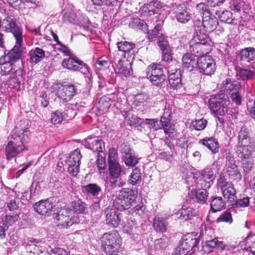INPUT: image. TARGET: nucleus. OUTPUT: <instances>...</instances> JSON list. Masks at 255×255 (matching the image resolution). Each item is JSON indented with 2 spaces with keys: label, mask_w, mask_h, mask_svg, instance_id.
I'll return each mask as SVG.
<instances>
[{
  "label": "nucleus",
  "mask_w": 255,
  "mask_h": 255,
  "mask_svg": "<svg viewBox=\"0 0 255 255\" xmlns=\"http://www.w3.org/2000/svg\"><path fill=\"white\" fill-rule=\"evenodd\" d=\"M211 43L208 34L196 33L193 39L190 42V51L192 54L200 58L211 51Z\"/></svg>",
  "instance_id": "f257e3e1"
},
{
  "label": "nucleus",
  "mask_w": 255,
  "mask_h": 255,
  "mask_svg": "<svg viewBox=\"0 0 255 255\" xmlns=\"http://www.w3.org/2000/svg\"><path fill=\"white\" fill-rule=\"evenodd\" d=\"M101 239L102 247L107 255H117L122 244V239L117 231L104 234Z\"/></svg>",
  "instance_id": "f03ea898"
},
{
  "label": "nucleus",
  "mask_w": 255,
  "mask_h": 255,
  "mask_svg": "<svg viewBox=\"0 0 255 255\" xmlns=\"http://www.w3.org/2000/svg\"><path fill=\"white\" fill-rule=\"evenodd\" d=\"M229 102L228 96L221 94L212 96L209 100L208 105L215 116H224L227 113Z\"/></svg>",
  "instance_id": "7ed1b4c3"
},
{
  "label": "nucleus",
  "mask_w": 255,
  "mask_h": 255,
  "mask_svg": "<svg viewBox=\"0 0 255 255\" xmlns=\"http://www.w3.org/2000/svg\"><path fill=\"white\" fill-rule=\"evenodd\" d=\"M136 193L133 190L126 188L120 190L114 201V206L121 210L130 208L136 198Z\"/></svg>",
  "instance_id": "20e7f679"
},
{
  "label": "nucleus",
  "mask_w": 255,
  "mask_h": 255,
  "mask_svg": "<svg viewBox=\"0 0 255 255\" xmlns=\"http://www.w3.org/2000/svg\"><path fill=\"white\" fill-rule=\"evenodd\" d=\"M214 178L213 171L211 169H206L201 171L199 177L193 173L188 175L186 181L189 183L190 181H192V179H194V182H196L197 189L207 190L213 184Z\"/></svg>",
  "instance_id": "39448f33"
},
{
  "label": "nucleus",
  "mask_w": 255,
  "mask_h": 255,
  "mask_svg": "<svg viewBox=\"0 0 255 255\" xmlns=\"http://www.w3.org/2000/svg\"><path fill=\"white\" fill-rule=\"evenodd\" d=\"M27 132V131L25 129L20 133V135H18L19 142H16L14 141L8 142L5 148V154L7 160H9L15 157L25 149L23 142H26L28 138Z\"/></svg>",
  "instance_id": "423d86ee"
},
{
  "label": "nucleus",
  "mask_w": 255,
  "mask_h": 255,
  "mask_svg": "<svg viewBox=\"0 0 255 255\" xmlns=\"http://www.w3.org/2000/svg\"><path fill=\"white\" fill-rule=\"evenodd\" d=\"M218 24L217 18L213 15L205 16L202 20L197 19L194 22L196 33L207 34V32L214 31Z\"/></svg>",
  "instance_id": "0eeeda50"
},
{
  "label": "nucleus",
  "mask_w": 255,
  "mask_h": 255,
  "mask_svg": "<svg viewBox=\"0 0 255 255\" xmlns=\"http://www.w3.org/2000/svg\"><path fill=\"white\" fill-rule=\"evenodd\" d=\"M146 77L155 86L161 85L165 80L166 75L161 65L152 63L146 69Z\"/></svg>",
  "instance_id": "6e6552de"
},
{
  "label": "nucleus",
  "mask_w": 255,
  "mask_h": 255,
  "mask_svg": "<svg viewBox=\"0 0 255 255\" xmlns=\"http://www.w3.org/2000/svg\"><path fill=\"white\" fill-rule=\"evenodd\" d=\"M62 66L70 70L80 71L84 74L89 72L87 65L74 55L65 58L62 61Z\"/></svg>",
  "instance_id": "1a4fd4ad"
},
{
  "label": "nucleus",
  "mask_w": 255,
  "mask_h": 255,
  "mask_svg": "<svg viewBox=\"0 0 255 255\" xmlns=\"http://www.w3.org/2000/svg\"><path fill=\"white\" fill-rule=\"evenodd\" d=\"M218 185L227 201L232 202L236 199V191L232 182L227 181L224 177H220Z\"/></svg>",
  "instance_id": "9d476101"
},
{
  "label": "nucleus",
  "mask_w": 255,
  "mask_h": 255,
  "mask_svg": "<svg viewBox=\"0 0 255 255\" xmlns=\"http://www.w3.org/2000/svg\"><path fill=\"white\" fill-rule=\"evenodd\" d=\"M56 91L57 96L67 102L70 101L77 93L76 87L73 85H59L56 84L53 86Z\"/></svg>",
  "instance_id": "9b49d317"
},
{
  "label": "nucleus",
  "mask_w": 255,
  "mask_h": 255,
  "mask_svg": "<svg viewBox=\"0 0 255 255\" xmlns=\"http://www.w3.org/2000/svg\"><path fill=\"white\" fill-rule=\"evenodd\" d=\"M121 209L116 206L108 207L105 210L106 222L107 225L116 228L121 223L122 215L119 211Z\"/></svg>",
  "instance_id": "f8f14e48"
},
{
  "label": "nucleus",
  "mask_w": 255,
  "mask_h": 255,
  "mask_svg": "<svg viewBox=\"0 0 255 255\" xmlns=\"http://www.w3.org/2000/svg\"><path fill=\"white\" fill-rule=\"evenodd\" d=\"M70 212L66 209H62L58 213H54L53 218L56 221L57 227L60 228H67L77 223V218L70 217Z\"/></svg>",
  "instance_id": "ddd939ff"
},
{
  "label": "nucleus",
  "mask_w": 255,
  "mask_h": 255,
  "mask_svg": "<svg viewBox=\"0 0 255 255\" xmlns=\"http://www.w3.org/2000/svg\"><path fill=\"white\" fill-rule=\"evenodd\" d=\"M81 158L80 150L76 149L70 154L66 160L68 165V171L73 176H76L79 172Z\"/></svg>",
  "instance_id": "4468645a"
},
{
  "label": "nucleus",
  "mask_w": 255,
  "mask_h": 255,
  "mask_svg": "<svg viewBox=\"0 0 255 255\" xmlns=\"http://www.w3.org/2000/svg\"><path fill=\"white\" fill-rule=\"evenodd\" d=\"M216 64L214 60L209 55L201 56L198 59L197 68L203 74L211 75L215 71Z\"/></svg>",
  "instance_id": "2eb2a0df"
},
{
  "label": "nucleus",
  "mask_w": 255,
  "mask_h": 255,
  "mask_svg": "<svg viewBox=\"0 0 255 255\" xmlns=\"http://www.w3.org/2000/svg\"><path fill=\"white\" fill-rule=\"evenodd\" d=\"M198 243L199 241L197 238L194 237L192 234H188L186 235L183 237L179 247L176 249V251L178 253H176V255H184L196 246Z\"/></svg>",
  "instance_id": "dca6fc26"
},
{
  "label": "nucleus",
  "mask_w": 255,
  "mask_h": 255,
  "mask_svg": "<svg viewBox=\"0 0 255 255\" xmlns=\"http://www.w3.org/2000/svg\"><path fill=\"white\" fill-rule=\"evenodd\" d=\"M109 170L111 176L110 182L112 187L115 188L123 186L124 183L121 179H118L122 171V167L119 162L109 163Z\"/></svg>",
  "instance_id": "f3484780"
},
{
  "label": "nucleus",
  "mask_w": 255,
  "mask_h": 255,
  "mask_svg": "<svg viewBox=\"0 0 255 255\" xmlns=\"http://www.w3.org/2000/svg\"><path fill=\"white\" fill-rule=\"evenodd\" d=\"M3 23L5 24L2 28L6 32H10L12 33L16 41V44L19 45L22 40V31L21 28L16 24L15 20L8 17L3 20Z\"/></svg>",
  "instance_id": "a211bd4d"
},
{
  "label": "nucleus",
  "mask_w": 255,
  "mask_h": 255,
  "mask_svg": "<svg viewBox=\"0 0 255 255\" xmlns=\"http://www.w3.org/2000/svg\"><path fill=\"white\" fill-rule=\"evenodd\" d=\"M121 56L129 61H132L135 54V44L126 41L118 42L117 44Z\"/></svg>",
  "instance_id": "6ab92c4d"
},
{
  "label": "nucleus",
  "mask_w": 255,
  "mask_h": 255,
  "mask_svg": "<svg viewBox=\"0 0 255 255\" xmlns=\"http://www.w3.org/2000/svg\"><path fill=\"white\" fill-rule=\"evenodd\" d=\"M84 146L94 152L103 153L105 149V144L102 140L98 137L88 136L84 141Z\"/></svg>",
  "instance_id": "aec40b11"
},
{
  "label": "nucleus",
  "mask_w": 255,
  "mask_h": 255,
  "mask_svg": "<svg viewBox=\"0 0 255 255\" xmlns=\"http://www.w3.org/2000/svg\"><path fill=\"white\" fill-rule=\"evenodd\" d=\"M255 151V143L237 145L236 153L240 159L253 158V154Z\"/></svg>",
  "instance_id": "412c9836"
},
{
  "label": "nucleus",
  "mask_w": 255,
  "mask_h": 255,
  "mask_svg": "<svg viewBox=\"0 0 255 255\" xmlns=\"http://www.w3.org/2000/svg\"><path fill=\"white\" fill-rule=\"evenodd\" d=\"M52 199L51 198L36 203L34 205L35 211L40 215H46L51 213L53 208Z\"/></svg>",
  "instance_id": "4be33fe9"
},
{
  "label": "nucleus",
  "mask_w": 255,
  "mask_h": 255,
  "mask_svg": "<svg viewBox=\"0 0 255 255\" xmlns=\"http://www.w3.org/2000/svg\"><path fill=\"white\" fill-rule=\"evenodd\" d=\"M197 56L191 53H186L182 57V66L189 71H193L197 68L198 59Z\"/></svg>",
  "instance_id": "5701e85b"
},
{
  "label": "nucleus",
  "mask_w": 255,
  "mask_h": 255,
  "mask_svg": "<svg viewBox=\"0 0 255 255\" xmlns=\"http://www.w3.org/2000/svg\"><path fill=\"white\" fill-rule=\"evenodd\" d=\"M198 144L206 147L213 154L219 152V143L218 140L214 137H205L199 140Z\"/></svg>",
  "instance_id": "b1692460"
},
{
  "label": "nucleus",
  "mask_w": 255,
  "mask_h": 255,
  "mask_svg": "<svg viewBox=\"0 0 255 255\" xmlns=\"http://www.w3.org/2000/svg\"><path fill=\"white\" fill-rule=\"evenodd\" d=\"M169 74L168 80L170 85L175 89H178L181 87V71L179 69L168 70Z\"/></svg>",
  "instance_id": "393cba45"
},
{
  "label": "nucleus",
  "mask_w": 255,
  "mask_h": 255,
  "mask_svg": "<svg viewBox=\"0 0 255 255\" xmlns=\"http://www.w3.org/2000/svg\"><path fill=\"white\" fill-rule=\"evenodd\" d=\"M124 153L123 158L127 166H134L138 162V158L135 156L134 153L128 146L126 145L123 149Z\"/></svg>",
  "instance_id": "a878e982"
},
{
  "label": "nucleus",
  "mask_w": 255,
  "mask_h": 255,
  "mask_svg": "<svg viewBox=\"0 0 255 255\" xmlns=\"http://www.w3.org/2000/svg\"><path fill=\"white\" fill-rule=\"evenodd\" d=\"M13 74L12 78L9 81V85L11 86V88L15 89H18L21 81L23 79V71L20 68L13 70L12 71Z\"/></svg>",
  "instance_id": "bb28decb"
},
{
  "label": "nucleus",
  "mask_w": 255,
  "mask_h": 255,
  "mask_svg": "<svg viewBox=\"0 0 255 255\" xmlns=\"http://www.w3.org/2000/svg\"><path fill=\"white\" fill-rule=\"evenodd\" d=\"M20 45L21 43L19 45L16 43L13 48L6 55L3 56L6 58V60L15 64L20 59L21 55L22 50L20 48Z\"/></svg>",
  "instance_id": "cd10ccee"
},
{
  "label": "nucleus",
  "mask_w": 255,
  "mask_h": 255,
  "mask_svg": "<svg viewBox=\"0 0 255 255\" xmlns=\"http://www.w3.org/2000/svg\"><path fill=\"white\" fill-rule=\"evenodd\" d=\"M238 139V145L254 143L251 141L249 128L245 126H243L239 130Z\"/></svg>",
  "instance_id": "c85d7f7f"
},
{
  "label": "nucleus",
  "mask_w": 255,
  "mask_h": 255,
  "mask_svg": "<svg viewBox=\"0 0 255 255\" xmlns=\"http://www.w3.org/2000/svg\"><path fill=\"white\" fill-rule=\"evenodd\" d=\"M210 202L212 212L216 213L226 208V202L221 197L212 196Z\"/></svg>",
  "instance_id": "c756f323"
},
{
  "label": "nucleus",
  "mask_w": 255,
  "mask_h": 255,
  "mask_svg": "<svg viewBox=\"0 0 255 255\" xmlns=\"http://www.w3.org/2000/svg\"><path fill=\"white\" fill-rule=\"evenodd\" d=\"M170 116V112L167 111L166 113L165 112L160 120V123L161 125V127L164 129L165 133L168 134L169 136L170 134H172L174 131L173 127L170 125V120L167 117Z\"/></svg>",
  "instance_id": "7c9ffc66"
},
{
  "label": "nucleus",
  "mask_w": 255,
  "mask_h": 255,
  "mask_svg": "<svg viewBox=\"0 0 255 255\" xmlns=\"http://www.w3.org/2000/svg\"><path fill=\"white\" fill-rule=\"evenodd\" d=\"M131 63L132 61H129L127 59H126V60H123L122 59L119 60L117 66L119 69V72L126 77L130 75L132 72L131 67Z\"/></svg>",
  "instance_id": "2f4dec72"
},
{
  "label": "nucleus",
  "mask_w": 255,
  "mask_h": 255,
  "mask_svg": "<svg viewBox=\"0 0 255 255\" xmlns=\"http://www.w3.org/2000/svg\"><path fill=\"white\" fill-rule=\"evenodd\" d=\"M239 56L241 60L250 62L255 59V48L249 47L240 51Z\"/></svg>",
  "instance_id": "473e14b6"
},
{
  "label": "nucleus",
  "mask_w": 255,
  "mask_h": 255,
  "mask_svg": "<svg viewBox=\"0 0 255 255\" xmlns=\"http://www.w3.org/2000/svg\"><path fill=\"white\" fill-rule=\"evenodd\" d=\"M225 171L231 180H240L242 179V175L237 164L225 166Z\"/></svg>",
  "instance_id": "72a5a7b5"
},
{
  "label": "nucleus",
  "mask_w": 255,
  "mask_h": 255,
  "mask_svg": "<svg viewBox=\"0 0 255 255\" xmlns=\"http://www.w3.org/2000/svg\"><path fill=\"white\" fill-rule=\"evenodd\" d=\"M215 14L218 17L221 21L229 24L234 23L232 13L229 10H223L219 8L215 9Z\"/></svg>",
  "instance_id": "f704fd0d"
},
{
  "label": "nucleus",
  "mask_w": 255,
  "mask_h": 255,
  "mask_svg": "<svg viewBox=\"0 0 255 255\" xmlns=\"http://www.w3.org/2000/svg\"><path fill=\"white\" fill-rule=\"evenodd\" d=\"M175 17L176 20L182 23H187L191 19V14L186 9L179 6L175 11Z\"/></svg>",
  "instance_id": "c9c22d12"
},
{
  "label": "nucleus",
  "mask_w": 255,
  "mask_h": 255,
  "mask_svg": "<svg viewBox=\"0 0 255 255\" xmlns=\"http://www.w3.org/2000/svg\"><path fill=\"white\" fill-rule=\"evenodd\" d=\"M216 7L214 5L209 4V2H201L197 4L196 8L198 11L202 13V18L205 16H209L213 14V11H215Z\"/></svg>",
  "instance_id": "e433bc0d"
},
{
  "label": "nucleus",
  "mask_w": 255,
  "mask_h": 255,
  "mask_svg": "<svg viewBox=\"0 0 255 255\" xmlns=\"http://www.w3.org/2000/svg\"><path fill=\"white\" fill-rule=\"evenodd\" d=\"M168 223L165 218L160 216H157L154 218L153 226L156 231L165 232Z\"/></svg>",
  "instance_id": "4c0bfd02"
},
{
  "label": "nucleus",
  "mask_w": 255,
  "mask_h": 255,
  "mask_svg": "<svg viewBox=\"0 0 255 255\" xmlns=\"http://www.w3.org/2000/svg\"><path fill=\"white\" fill-rule=\"evenodd\" d=\"M222 88L226 92L238 91L241 90V85L239 82L228 79L222 83Z\"/></svg>",
  "instance_id": "58836bf2"
},
{
  "label": "nucleus",
  "mask_w": 255,
  "mask_h": 255,
  "mask_svg": "<svg viewBox=\"0 0 255 255\" xmlns=\"http://www.w3.org/2000/svg\"><path fill=\"white\" fill-rule=\"evenodd\" d=\"M0 66L1 69V73L2 75H8L13 70L15 69V64L9 60H6L3 56L0 58Z\"/></svg>",
  "instance_id": "ea45409f"
},
{
  "label": "nucleus",
  "mask_w": 255,
  "mask_h": 255,
  "mask_svg": "<svg viewBox=\"0 0 255 255\" xmlns=\"http://www.w3.org/2000/svg\"><path fill=\"white\" fill-rule=\"evenodd\" d=\"M204 246L205 248L207 249L208 252H210L215 248L223 250L225 249L226 245L223 241L219 242L217 238H214L213 239L206 240L205 242Z\"/></svg>",
  "instance_id": "a19ab883"
},
{
  "label": "nucleus",
  "mask_w": 255,
  "mask_h": 255,
  "mask_svg": "<svg viewBox=\"0 0 255 255\" xmlns=\"http://www.w3.org/2000/svg\"><path fill=\"white\" fill-rule=\"evenodd\" d=\"M6 201V208L10 211H14L18 209L19 202L16 197V193L12 191L9 193Z\"/></svg>",
  "instance_id": "79ce46f5"
},
{
  "label": "nucleus",
  "mask_w": 255,
  "mask_h": 255,
  "mask_svg": "<svg viewBox=\"0 0 255 255\" xmlns=\"http://www.w3.org/2000/svg\"><path fill=\"white\" fill-rule=\"evenodd\" d=\"M29 56L30 62L36 64L44 57L45 52L42 49L37 47L30 51Z\"/></svg>",
  "instance_id": "37998d69"
},
{
  "label": "nucleus",
  "mask_w": 255,
  "mask_h": 255,
  "mask_svg": "<svg viewBox=\"0 0 255 255\" xmlns=\"http://www.w3.org/2000/svg\"><path fill=\"white\" fill-rule=\"evenodd\" d=\"M141 181V173L140 170L138 168L135 167L132 170L128 182L129 184L134 185L139 184Z\"/></svg>",
  "instance_id": "c03bdc74"
},
{
  "label": "nucleus",
  "mask_w": 255,
  "mask_h": 255,
  "mask_svg": "<svg viewBox=\"0 0 255 255\" xmlns=\"http://www.w3.org/2000/svg\"><path fill=\"white\" fill-rule=\"evenodd\" d=\"M82 190L94 196H97L101 191V188L96 184H89L87 185L82 186Z\"/></svg>",
  "instance_id": "a18cd8bd"
},
{
  "label": "nucleus",
  "mask_w": 255,
  "mask_h": 255,
  "mask_svg": "<svg viewBox=\"0 0 255 255\" xmlns=\"http://www.w3.org/2000/svg\"><path fill=\"white\" fill-rule=\"evenodd\" d=\"M196 196L197 201L199 203H204L208 197V192L206 190L195 189L192 191Z\"/></svg>",
  "instance_id": "49530a36"
},
{
  "label": "nucleus",
  "mask_w": 255,
  "mask_h": 255,
  "mask_svg": "<svg viewBox=\"0 0 255 255\" xmlns=\"http://www.w3.org/2000/svg\"><path fill=\"white\" fill-rule=\"evenodd\" d=\"M180 219L183 220H191L195 215V210L191 207H183L180 211Z\"/></svg>",
  "instance_id": "de8ad7c7"
},
{
  "label": "nucleus",
  "mask_w": 255,
  "mask_h": 255,
  "mask_svg": "<svg viewBox=\"0 0 255 255\" xmlns=\"http://www.w3.org/2000/svg\"><path fill=\"white\" fill-rule=\"evenodd\" d=\"M169 240L166 236H163L161 238L154 241V248L156 250H164L168 245Z\"/></svg>",
  "instance_id": "09e8293b"
},
{
  "label": "nucleus",
  "mask_w": 255,
  "mask_h": 255,
  "mask_svg": "<svg viewBox=\"0 0 255 255\" xmlns=\"http://www.w3.org/2000/svg\"><path fill=\"white\" fill-rule=\"evenodd\" d=\"M241 162L242 167L245 174L247 175L249 173L252 171L253 167L254 158L241 159Z\"/></svg>",
  "instance_id": "8fccbe9b"
},
{
  "label": "nucleus",
  "mask_w": 255,
  "mask_h": 255,
  "mask_svg": "<svg viewBox=\"0 0 255 255\" xmlns=\"http://www.w3.org/2000/svg\"><path fill=\"white\" fill-rule=\"evenodd\" d=\"M144 7L148 9V12L151 14V12L153 14L157 13L161 5L159 1L154 0L144 4Z\"/></svg>",
  "instance_id": "3c124183"
},
{
  "label": "nucleus",
  "mask_w": 255,
  "mask_h": 255,
  "mask_svg": "<svg viewBox=\"0 0 255 255\" xmlns=\"http://www.w3.org/2000/svg\"><path fill=\"white\" fill-rule=\"evenodd\" d=\"M110 106V100L106 97H102L99 100L97 107L99 111L104 113L108 111Z\"/></svg>",
  "instance_id": "603ef678"
},
{
  "label": "nucleus",
  "mask_w": 255,
  "mask_h": 255,
  "mask_svg": "<svg viewBox=\"0 0 255 255\" xmlns=\"http://www.w3.org/2000/svg\"><path fill=\"white\" fill-rule=\"evenodd\" d=\"M244 5V2L242 0H231L230 2V7L234 12L241 11Z\"/></svg>",
  "instance_id": "864d4df0"
},
{
  "label": "nucleus",
  "mask_w": 255,
  "mask_h": 255,
  "mask_svg": "<svg viewBox=\"0 0 255 255\" xmlns=\"http://www.w3.org/2000/svg\"><path fill=\"white\" fill-rule=\"evenodd\" d=\"M207 121L205 119H201L196 120L191 123V127L197 130H201L204 129L206 127Z\"/></svg>",
  "instance_id": "5fc2aeb1"
},
{
  "label": "nucleus",
  "mask_w": 255,
  "mask_h": 255,
  "mask_svg": "<svg viewBox=\"0 0 255 255\" xmlns=\"http://www.w3.org/2000/svg\"><path fill=\"white\" fill-rule=\"evenodd\" d=\"M217 223L226 222L230 224L233 222V218L230 212H224L216 220Z\"/></svg>",
  "instance_id": "6e6d98bb"
},
{
  "label": "nucleus",
  "mask_w": 255,
  "mask_h": 255,
  "mask_svg": "<svg viewBox=\"0 0 255 255\" xmlns=\"http://www.w3.org/2000/svg\"><path fill=\"white\" fill-rule=\"evenodd\" d=\"M224 156L225 158V166H229L230 165L236 164V161L235 160L234 153L229 149L225 150Z\"/></svg>",
  "instance_id": "4d7b16f0"
},
{
  "label": "nucleus",
  "mask_w": 255,
  "mask_h": 255,
  "mask_svg": "<svg viewBox=\"0 0 255 255\" xmlns=\"http://www.w3.org/2000/svg\"><path fill=\"white\" fill-rule=\"evenodd\" d=\"M255 73V71H252L250 69H242L239 70L238 74L243 80H245L253 78Z\"/></svg>",
  "instance_id": "13d9d810"
},
{
  "label": "nucleus",
  "mask_w": 255,
  "mask_h": 255,
  "mask_svg": "<svg viewBox=\"0 0 255 255\" xmlns=\"http://www.w3.org/2000/svg\"><path fill=\"white\" fill-rule=\"evenodd\" d=\"M51 122L53 124H57L61 123L63 121H64L63 116V113L57 111L51 114Z\"/></svg>",
  "instance_id": "bf43d9fd"
},
{
  "label": "nucleus",
  "mask_w": 255,
  "mask_h": 255,
  "mask_svg": "<svg viewBox=\"0 0 255 255\" xmlns=\"http://www.w3.org/2000/svg\"><path fill=\"white\" fill-rule=\"evenodd\" d=\"M97 164L100 172H103L106 166L105 153L104 152L98 154Z\"/></svg>",
  "instance_id": "052dcab7"
},
{
  "label": "nucleus",
  "mask_w": 255,
  "mask_h": 255,
  "mask_svg": "<svg viewBox=\"0 0 255 255\" xmlns=\"http://www.w3.org/2000/svg\"><path fill=\"white\" fill-rule=\"evenodd\" d=\"M18 218L19 216L17 214L14 215H6L2 219V222L4 226L8 227L17 221Z\"/></svg>",
  "instance_id": "680f3d73"
},
{
  "label": "nucleus",
  "mask_w": 255,
  "mask_h": 255,
  "mask_svg": "<svg viewBox=\"0 0 255 255\" xmlns=\"http://www.w3.org/2000/svg\"><path fill=\"white\" fill-rule=\"evenodd\" d=\"M160 26L159 24H156L154 27V29L151 30V32L148 33V39L150 41L154 40L155 38L159 39V36H163L162 33H159Z\"/></svg>",
  "instance_id": "e2e57ef3"
},
{
  "label": "nucleus",
  "mask_w": 255,
  "mask_h": 255,
  "mask_svg": "<svg viewBox=\"0 0 255 255\" xmlns=\"http://www.w3.org/2000/svg\"><path fill=\"white\" fill-rule=\"evenodd\" d=\"M158 45L162 51L167 50H170L168 42L164 36H159V39L157 42Z\"/></svg>",
  "instance_id": "0e129e2a"
},
{
  "label": "nucleus",
  "mask_w": 255,
  "mask_h": 255,
  "mask_svg": "<svg viewBox=\"0 0 255 255\" xmlns=\"http://www.w3.org/2000/svg\"><path fill=\"white\" fill-rule=\"evenodd\" d=\"M230 98L232 101L237 106L241 105L242 102V97L240 91H233L231 94Z\"/></svg>",
  "instance_id": "69168bd1"
},
{
  "label": "nucleus",
  "mask_w": 255,
  "mask_h": 255,
  "mask_svg": "<svg viewBox=\"0 0 255 255\" xmlns=\"http://www.w3.org/2000/svg\"><path fill=\"white\" fill-rule=\"evenodd\" d=\"M73 208L76 212L83 214L86 213V204L81 200H78L75 202Z\"/></svg>",
  "instance_id": "338daca9"
},
{
  "label": "nucleus",
  "mask_w": 255,
  "mask_h": 255,
  "mask_svg": "<svg viewBox=\"0 0 255 255\" xmlns=\"http://www.w3.org/2000/svg\"><path fill=\"white\" fill-rule=\"evenodd\" d=\"M247 106L250 116L255 121V101L250 99L247 103Z\"/></svg>",
  "instance_id": "774afa93"
}]
</instances>
